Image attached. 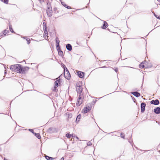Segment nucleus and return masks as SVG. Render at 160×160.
Returning a JSON list of instances; mask_svg holds the SVG:
<instances>
[{"instance_id": "37998d69", "label": "nucleus", "mask_w": 160, "mask_h": 160, "mask_svg": "<svg viewBox=\"0 0 160 160\" xmlns=\"http://www.w3.org/2000/svg\"><path fill=\"white\" fill-rule=\"evenodd\" d=\"M158 1L159 2H160V0H158Z\"/></svg>"}, {"instance_id": "412c9836", "label": "nucleus", "mask_w": 160, "mask_h": 160, "mask_svg": "<svg viewBox=\"0 0 160 160\" xmlns=\"http://www.w3.org/2000/svg\"><path fill=\"white\" fill-rule=\"evenodd\" d=\"M9 32L8 30H5L2 33V35H1V37L3 35L5 36L6 34Z\"/></svg>"}, {"instance_id": "a18cd8bd", "label": "nucleus", "mask_w": 160, "mask_h": 160, "mask_svg": "<svg viewBox=\"0 0 160 160\" xmlns=\"http://www.w3.org/2000/svg\"><path fill=\"white\" fill-rule=\"evenodd\" d=\"M136 148V149H138V148Z\"/></svg>"}, {"instance_id": "bb28decb", "label": "nucleus", "mask_w": 160, "mask_h": 160, "mask_svg": "<svg viewBox=\"0 0 160 160\" xmlns=\"http://www.w3.org/2000/svg\"><path fill=\"white\" fill-rule=\"evenodd\" d=\"M120 136L123 139L125 138V136L124 134L123 133H122V132L121 133Z\"/></svg>"}, {"instance_id": "f704fd0d", "label": "nucleus", "mask_w": 160, "mask_h": 160, "mask_svg": "<svg viewBox=\"0 0 160 160\" xmlns=\"http://www.w3.org/2000/svg\"><path fill=\"white\" fill-rule=\"evenodd\" d=\"M155 17L157 18L158 19H160V17L159 16L157 15H155Z\"/></svg>"}, {"instance_id": "2f4dec72", "label": "nucleus", "mask_w": 160, "mask_h": 160, "mask_svg": "<svg viewBox=\"0 0 160 160\" xmlns=\"http://www.w3.org/2000/svg\"><path fill=\"white\" fill-rule=\"evenodd\" d=\"M46 28H45V29H44V32H45V35H46V33L47 34V35H48V32H47V30H46Z\"/></svg>"}, {"instance_id": "c756f323", "label": "nucleus", "mask_w": 160, "mask_h": 160, "mask_svg": "<svg viewBox=\"0 0 160 160\" xmlns=\"http://www.w3.org/2000/svg\"><path fill=\"white\" fill-rule=\"evenodd\" d=\"M29 131H30V132H32V133H33V134H34L35 133L33 130L32 129H29Z\"/></svg>"}, {"instance_id": "a878e982", "label": "nucleus", "mask_w": 160, "mask_h": 160, "mask_svg": "<svg viewBox=\"0 0 160 160\" xmlns=\"http://www.w3.org/2000/svg\"><path fill=\"white\" fill-rule=\"evenodd\" d=\"M56 44L59 43L60 41L58 38H56L55 39Z\"/></svg>"}, {"instance_id": "ea45409f", "label": "nucleus", "mask_w": 160, "mask_h": 160, "mask_svg": "<svg viewBox=\"0 0 160 160\" xmlns=\"http://www.w3.org/2000/svg\"><path fill=\"white\" fill-rule=\"evenodd\" d=\"M44 25H46V23L45 22H43V25L44 26Z\"/></svg>"}, {"instance_id": "2eb2a0df", "label": "nucleus", "mask_w": 160, "mask_h": 160, "mask_svg": "<svg viewBox=\"0 0 160 160\" xmlns=\"http://www.w3.org/2000/svg\"><path fill=\"white\" fill-rule=\"evenodd\" d=\"M21 38L25 39L26 40L27 42V43L28 44H29L30 43V40L28 38L25 37H21Z\"/></svg>"}, {"instance_id": "c85d7f7f", "label": "nucleus", "mask_w": 160, "mask_h": 160, "mask_svg": "<svg viewBox=\"0 0 160 160\" xmlns=\"http://www.w3.org/2000/svg\"><path fill=\"white\" fill-rule=\"evenodd\" d=\"M56 47L57 48V49L58 48H60L59 46V43L56 44Z\"/></svg>"}, {"instance_id": "58836bf2", "label": "nucleus", "mask_w": 160, "mask_h": 160, "mask_svg": "<svg viewBox=\"0 0 160 160\" xmlns=\"http://www.w3.org/2000/svg\"><path fill=\"white\" fill-rule=\"evenodd\" d=\"M60 160H64V158L63 157H62L61 158Z\"/></svg>"}, {"instance_id": "79ce46f5", "label": "nucleus", "mask_w": 160, "mask_h": 160, "mask_svg": "<svg viewBox=\"0 0 160 160\" xmlns=\"http://www.w3.org/2000/svg\"><path fill=\"white\" fill-rule=\"evenodd\" d=\"M153 13L154 15V16H155V15H156V14H155V13H153Z\"/></svg>"}, {"instance_id": "e433bc0d", "label": "nucleus", "mask_w": 160, "mask_h": 160, "mask_svg": "<svg viewBox=\"0 0 160 160\" xmlns=\"http://www.w3.org/2000/svg\"><path fill=\"white\" fill-rule=\"evenodd\" d=\"M114 70L116 72H117L118 71V68H116Z\"/></svg>"}, {"instance_id": "6e6552de", "label": "nucleus", "mask_w": 160, "mask_h": 160, "mask_svg": "<svg viewBox=\"0 0 160 160\" xmlns=\"http://www.w3.org/2000/svg\"><path fill=\"white\" fill-rule=\"evenodd\" d=\"M151 104L154 105H158L159 104V101L158 99L152 100L150 102Z\"/></svg>"}, {"instance_id": "f257e3e1", "label": "nucleus", "mask_w": 160, "mask_h": 160, "mask_svg": "<svg viewBox=\"0 0 160 160\" xmlns=\"http://www.w3.org/2000/svg\"><path fill=\"white\" fill-rule=\"evenodd\" d=\"M10 69L12 71L25 74L28 70L29 68L27 67H23L20 64H16L12 65L10 67Z\"/></svg>"}, {"instance_id": "4c0bfd02", "label": "nucleus", "mask_w": 160, "mask_h": 160, "mask_svg": "<svg viewBox=\"0 0 160 160\" xmlns=\"http://www.w3.org/2000/svg\"><path fill=\"white\" fill-rule=\"evenodd\" d=\"M39 1L40 3H41L42 2L44 1V0H39Z\"/></svg>"}, {"instance_id": "c03bdc74", "label": "nucleus", "mask_w": 160, "mask_h": 160, "mask_svg": "<svg viewBox=\"0 0 160 160\" xmlns=\"http://www.w3.org/2000/svg\"><path fill=\"white\" fill-rule=\"evenodd\" d=\"M54 9L55 10H56V9H57V8H55Z\"/></svg>"}, {"instance_id": "20e7f679", "label": "nucleus", "mask_w": 160, "mask_h": 160, "mask_svg": "<svg viewBox=\"0 0 160 160\" xmlns=\"http://www.w3.org/2000/svg\"><path fill=\"white\" fill-rule=\"evenodd\" d=\"M64 67H65V68L66 69V72L64 71V76L65 78L67 79L68 80L70 79V77H71V75L70 74L67 69V68H66V67L64 65ZM65 69L64 68V70L65 71Z\"/></svg>"}, {"instance_id": "f03ea898", "label": "nucleus", "mask_w": 160, "mask_h": 160, "mask_svg": "<svg viewBox=\"0 0 160 160\" xmlns=\"http://www.w3.org/2000/svg\"><path fill=\"white\" fill-rule=\"evenodd\" d=\"M76 89L78 94H79L78 99L79 100L82 99L83 94L82 93V86L79 85V84H77L76 86Z\"/></svg>"}, {"instance_id": "f8f14e48", "label": "nucleus", "mask_w": 160, "mask_h": 160, "mask_svg": "<svg viewBox=\"0 0 160 160\" xmlns=\"http://www.w3.org/2000/svg\"><path fill=\"white\" fill-rule=\"evenodd\" d=\"M108 24L105 21H104L103 26L101 27V28L103 29H105L107 27Z\"/></svg>"}, {"instance_id": "423d86ee", "label": "nucleus", "mask_w": 160, "mask_h": 160, "mask_svg": "<svg viewBox=\"0 0 160 160\" xmlns=\"http://www.w3.org/2000/svg\"><path fill=\"white\" fill-rule=\"evenodd\" d=\"M77 74L78 76L80 78H83L84 77L85 73L81 71H78L77 72Z\"/></svg>"}, {"instance_id": "aec40b11", "label": "nucleus", "mask_w": 160, "mask_h": 160, "mask_svg": "<svg viewBox=\"0 0 160 160\" xmlns=\"http://www.w3.org/2000/svg\"><path fill=\"white\" fill-rule=\"evenodd\" d=\"M45 158L48 160H53L54 159V158L50 157L49 156H48L46 155L45 156Z\"/></svg>"}, {"instance_id": "39448f33", "label": "nucleus", "mask_w": 160, "mask_h": 160, "mask_svg": "<svg viewBox=\"0 0 160 160\" xmlns=\"http://www.w3.org/2000/svg\"><path fill=\"white\" fill-rule=\"evenodd\" d=\"M54 84V89L53 90V91L54 92H56L57 91V88L59 85V84H60V81L59 80H57L55 82Z\"/></svg>"}, {"instance_id": "f3484780", "label": "nucleus", "mask_w": 160, "mask_h": 160, "mask_svg": "<svg viewBox=\"0 0 160 160\" xmlns=\"http://www.w3.org/2000/svg\"><path fill=\"white\" fill-rule=\"evenodd\" d=\"M78 98V101L76 103V105L78 106H79L82 103V100L81 101Z\"/></svg>"}, {"instance_id": "cd10ccee", "label": "nucleus", "mask_w": 160, "mask_h": 160, "mask_svg": "<svg viewBox=\"0 0 160 160\" xmlns=\"http://www.w3.org/2000/svg\"><path fill=\"white\" fill-rule=\"evenodd\" d=\"M58 54L60 56H62L63 54V52L62 51H60L59 52Z\"/></svg>"}, {"instance_id": "1a4fd4ad", "label": "nucleus", "mask_w": 160, "mask_h": 160, "mask_svg": "<svg viewBox=\"0 0 160 160\" xmlns=\"http://www.w3.org/2000/svg\"><path fill=\"white\" fill-rule=\"evenodd\" d=\"M131 93L136 97H138L140 96V93L137 92H131Z\"/></svg>"}, {"instance_id": "a211bd4d", "label": "nucleus", "mask_w": 160, "mask_h": 160, "mask_svg": "<svg viewBox=\"0 0 160 160\" xmlns=\"http://www.w3.org/2000/svg\"><path fill=\"white\" fill-rule=\"evenodd\" d=\"M48 132L50 133H52L54 132V129L52 128H50L48 130Z\"/></svg>"}, {"instance_id": "9b49d317", "label": "nucleus", "mask_w": 160, "mask_h": 160, "mask_svg": "<svg viewBox=\"0 0 160 160\" xmlns=\"http://www.w3.org/2000/svg\"><path fill=\"white\" fill-rule=\"evenodd\" d=\"M66 48L69 51H71L72 49V46L70 44L68 43L66 44Z\"/></svg>"}, {"instance_id": "7c9ffc66", "label": "nucleus", "mask_w": 160, "mask_h": 160, "mask_svg": "<svg viewBox=\"0 0 160 160\" xmlns=\"http://www.w3.org/2000/svg\"><path fill=\"white\" fill-rule=\"evenodd\" d=\"M88 109V110H89V111H90L91 109V107L90 106H88V107H86Z\"/></svg>"}, {"instance_id": "ddd939ff", "label": "nucleus", "mask_w": 160, "mask_h": 160, "mask_svg": "<svg viewBox=\"0 0 160 160\" xmlns=\"http://www.w3.org/2000/svg\"><path fill=\"white\" fill-rule=\"evenodd\" d=\"M90 111L86 107H85L82 111V112L84 113H86Z\"/></svg>"}, {"instance_id": "7ed1b4c3", "label": "nucleus", "mask_w": 160, "mask_h": 160, "mask_svg": "<svg viewBox=\"0 0 160 160\" xmlns=\"http://www.w3.org/2000/svg\"><path fill=\"white\" fill-rule=\"evenodd\" d=\"M48 10L46 11L47 13L48 17H51L52 15V11L51 4L50 3H48Z\"/></svg>"}, {"instance_id": "473e14b6", "label": "nucleus", "mask_w": 160, "mask_h": 160, "mask_svg": "<svg viewBox=\"0 0 160 160\" xmlns=\"http://www.w3.org/2000/svg\"><path fill=\"white\" fill-rule=\"evenodd\" d=\"M91 144L92 143L90 142H88L87 143V145L88 146H90Z\"/></svg>"}, {"instance_id": "c9c22d12", "label": "nucleus", "mask_w": 160, "mask_h": 160, "mask_svg": "<svg viewBox=\"0 0 160 160\" xmlns=\"http://www.w3.org/2000/svg\"><path fill=\"white\" fill-rule=\"evenodd\" d=\"M61 76H59V77H58L56 79L57 80H59L60 81V77Z\"/></svg>"}, {"instance_id": "393cba45", "label": "nucleus", "mask_w": 160, "mask_h": 160, "mask_svg": "<svg viewBox=\"0 0 160 160\" xmlns=\"http://www.w3.org/2000/svg\"><path fill=\"white\" fill-rule=\"evenodd\" d=\"M1 1L3 2L4 3L7 4L8 3V0H1Z\"/></svg>"}, {"instance_id": "b1692460", "label": "nucleus", "mask_w": 160, "mask_h": 160, "mask_svg": "<svg viewBox=\"0 0 160 160\" xmlns=\"http://www.w3.org/2000/svg\"><path fill=\"white\" fill-rule=\"evenodd\" d=\"M73 137L72 135H71V134L69 133H67L66 134V136L68 138H70L71 136Z\"/></svg>"}, {"instance_id": "5701e85b", "label": "nucleus", "mask_w": 160, "mask_h": 160, "mask_svg": "<svg viewBox=\"0 0 160 160\" xmlns=\"http://www.w3.org/2000/svg\"><path fill=\"white\" fill-rule=\"evenodd\" d=\"M9 27L10 31H11V32H12L14 33L12 28L11 25L10 24H9Z\"/></svg>"}, {"instance_id": "72a5a7b5", "label": "nucleus", "mask_w": 160, "mask_h": 160, "mask_svg": "<svg viewBox=\"0 0 160 160\" xmlns=\"http://www.w3.org/2000/svg\"><path fill=\"white\" fill-rule=\"evenodd\" d=\"M57 50L58 51V53L60 51H62L60 48H58L57 49Z\"/></svg>"}, {"instance_id": "6ab92c4d", "label": "nucleus", "mask_w": 160, "mask_h": 160, "mask_svg": "<svg viewBox=\"0 0 160 160\" xmlns=\"http://www.w3.org/2000/svg\"><path fill=\"white\" fill-rule=\"evenodd\" d=\"M35 136L38 139H40L41 138V136L40 134L39 133H34Z\"/></svg>"}, {"instance_id": "dca6fc26", "label": "nucleus", "mask_w": 160, "mask_h": 160, "mask_svg": "<svg viewBox=\"0 0 160 160\" xmlns=\"http://www.w3.org/2000/svg\"><path fill=\"white\" fill-rule=\"evenodd\" d=\"M62 5L65 8H67L68 9H70L71 8L70 6H68L67 5L65 4L64 2H61Z\"/></svg>"}, {"instance_id": "4468645a", "label": "nucleus", "mask_w": 160, "mask_h": 160, "mask_svg": "<svg viewBox=\"0 0 160 160\" xmlns=\"http://www.w3.org/2000/svg\"><path fill=\"white\" fill-rule=\"evenodd\" d=\"M81 118V114H79L78 115L77 117V118L76 119V122L78 123L80 121V119Z\"/></svg>"}, {"instance_id": "0eeeda50", "label": "nucleus", "mask_w": 160, "mask_h": 160, "mask_svg": "<svg viewBox=\"0 0 160 160\" xmlns=\"http://www.w3.org/2000/svg\"><path fill=\"white\" fill-rule=\"evenodd\" d=\"M146 104L144 102H142L141 104V112H143L145 110Z\"/></svg>"}, {"instance_id": "4be33fe9", "label": "nucleus", "mask_w": 160, "mask_h": 160, "mask_svg": "<svg viewBox=\"0 0 160 160\" xmlns=\"http://www.w3.org/2000/svg\"><path fill=\"white\" fill-rule=\"evenodd\" d=\"M144 67L143 62H142L139 65V67L140 68H144Z\"/></svg>"}, {"instance_id": "9d476101", "label": "nucleus", "mask_w": 160, "mask_h": 160, "mask_svg": "<svg viewBox=\"0 0 160 160\" xmlns=\"http://www.w3.org/2000/svg\"><path fill=\"white\" fill-rule=\"evenodd\" d=\"M154 112L156 114L160 113V108L158 107L154 109Z\"/></svg>"}, {"instance_id": "a19ab883", "label": "nucleus", "mask_w": 160, "mask_h": 160, "mask_svg": "<svg viewBox=\"0 0 160 160\" xmlns=\"http://www.w3.org/2000/svg\"><path fill=\"white\" fill-rule=\"evenodd\" d=\"M7 73V72L6 71V70L5 71V73L6 74Z\"/></svg>"}]
</instances>
